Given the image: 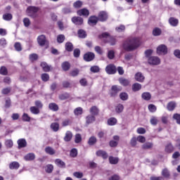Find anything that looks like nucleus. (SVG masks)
<instances>
[{
    "instance_id": "obj_61",
    "label": "nucleus",
    "mask_w": 180,
    "mask_h": 180,
    "mask_svg": "<svg viewBox=\"0 0 180 180\" xmlns=\"http://www.w3.org/2000/svg\"><path fill=\"white\" fill-rule=\"evenodd\" d=\"M136 132L138 134H146V129L143 127H139L137 129Z\"/></svg>"
},
{
    "instance_id": "obj_6",
    "label": "nucleus",
    "mask_w": 180,
    "mask_h": 180,
    "mask_svg": "<svg viewBox=\"0 0 180 180\" xmlns=\"http://www.w3.org/2000/svg\"><path fill=\"white\" fill-rule=\"evenodd\" d=\"M116 71H117L116 67L112 64L108 65L105 68V72H107V74H109L110 75L116 74Z\"/></svg>"
},
{
    "instance_id": "obj_8",
    "label": "nucleus",
    "mask_w": 180,
    "mask_h": 180,
    "mask_svg": "<svg viewBox=\"0 0 180 180\" xmlns=\"http://www.w3.org/2000/svg\"><path fill=\"white\" fill-rule=\"evenodd\" d=\"M95 58V53L92 52H89L87 53H85L84 56V60L85 61H92Z\"/></svg>"
},
{
    "instance_id": "obj_13",
    "label": "nucleus",
    "mask_w": 180,
    "mask_h": 180,
    "mask_svg": "<svg viewBox=\"0 0 180 180\" xmlns=\"http://www.w3.org/2000/svg\"><path fill=\"white\" fill-rule=\"evenodd\" d=\"M115 110L116 113H122L124 110V105L122 103H118L115 105Z\"/></svg>"
},
{
    "instance_id": "obj_33",
    "label": "nucleus",
    "mask_w": 180,
    "mask_h": 180,
    "mask_svg": "<svg viewBox=\"0 0 180 180\" xmlns=\"http://www.w3.org/2000/svg\"><path fill=\"white\" fill-rule=\"evenodd\" d=\"M116 123H117V120H116L115 117H111L108 120V124L109 126H115Z\"/></svg>"
},
{
    "instance_id": "obj_5",
    "label": "nucleus",
    "mask_w": 180,
    "mask_h": 180,
    "mask_svg": "<svg viewBox=\"0 0 180 180\" xmlns=\"http://www.w3.org/2000/svg\"><path fill=\"white\" fill-rule=\"evenodd\" d=\"M37 12H39V8L30 6L27 8V15H28V16H31L32 18H34Z\"/></svg>"
},
{
    "instance_id": "obj_35",
    "label": "nucleus",
    "mask_w": 180,
    "mask_h": 180,
    "mask_svg": "<svg viewBox=\"0 0 180 180\" xmlns=\"http://www.w3.org/2000/svg\"><path fill=\"white\" fill-rule=\"evenodd\" d=\"M55 163L58 167H60V168H64V167H65V163H64V162L60 159H56L55 160Z\"/></svg>"
},
{
    "instance_id": "obj_37",
    "label": "nucleus",
    "mask_w": 180,
    "mask_h": 180,
    "mask_svg": "<svg viewBox=\"0 0 180 180\" xmlns=\"http://www.w3.org/2000/svg\"><path fill=\"white\" fill-rule=\"evenodd\" d=\"M53 169H54V166H53V165H47L45 167V171L48 174H51L53 172Z\"/></svg>"
},
{
    "instance_id": "obj_42",
    "label": "nucleus",
    "mask_w": 180,
    "mask_h": 180,
    "mask_svg": "<svg viewBox=\"0 0 180 180\" xmlns=\"http://www.w3.org/2000/svg\"><path fill=\"white\" fill-rule=\"evenodd\" d=\"M70 67L71 66L70 65V63L68 62H65L62 63V68L64 71H68Z\"/></svg>"
},
{
    "instance_id": "obj_57",
    "label": "nucleus",
    "mask_w": 180,
    "mask_h": 180,
    "mask_svg": "<svg viewBox=\"0 0 180 180\" xmlns=\"http://www.w3.org/2000/svg\"><path fill=\"white\" fill-rule=\"evenodd\" d=\"M0 74L1 75H6L8 74V70H6V68L2 66L0 69Z\"/></svg>"
},
{
    "instance_id": "obj_24",
    "label": "nucleus",
    "mask_w": 180,
    "mask_h": 180,
    "mask_svg": "<svg viewBox=\"0 0 180 180\" xmlns=\"http://www.w3.org/2000/svg\"><path fill=\"white\" fill-rule=\"evenodd\" d=\"M132 91L134 92H137L141 89V84L139 83H134L131 86Z\"/></svg>"
},
{
    "instance_id": "obj_58",
    "label": "nucleus",
    "mask_w": 180,
    "mask_h": 180,
    "mask_svg": "<svg viewBox=\"0 0 180 180\" xmlns=\"http://www.w3.org/2000/svg\"><path fill=\"white\" fill-rule=\"evenodd\" d=\"M125 30L124 25H120L115 28L116 32L122 33Z\"/></svg>"
},
{
    "instance_id": "obj_26",
    "label": "nucleus",
    "mask_w": 180,
    "mask_h": 180,
    "mask_svg": "<svg viewBox=\"0 0 180 180\" xmlns=\"http://www.w3.org/2000/svg\"><path fill=\"white\" fill-rule=\"evenodd\" d=\"M41 67L42 70H44V71L46 72L50 71V70H51V67L49 66V65H47V63L45 62H42L41 63Z\"/></svg>"
},
{
    "instance_id": "obj_48",
    "label": "nucleus",
    "mask_w": 180,
    "mask_h": 180,
    "mask_svg": "<svg viewBox=\"0 0 180 180\" xmlns=\"http://www.w3.org/2000/svg\"><path fill=\"white\" fill-rule=\"evenodd\" d=\"M82 5H84V3H82V1H75L73 4L74 8H81L82 6Z\"/></svg>"
},
{
    "instance_id": "obj_56",
    "label": "nucleus",
    "mask_w": 180,
    "mask_h": 180,
    "mask_svg": "<svg viewBox=\"0 0 180 180\" xmlns=\"http://www.w3.org/2000/svg\"><path fill=\"white\" fill-rule=\"evenodd\" d=\"M148 110L153 113L154 112H155L157 110V107L155 105H154L153 104H150L148 105Z\"/></svg>"
},
{
    "instance_id": "obj_38",
    "label": "nucleus",
    "mask_w": 180,
    "mask_h": 180,
    "mask_svg": "<svg viewBox=\"0 0 180 180\" xmlns=\"http://www.w3.org/2000/svg\"><path fill=\"white\" fill-rule=\"evenodd\" d=\"M161 33H162V31L159 27H155L153 30V36H160Z\"/></svg>"
},
{
    "instance_id": "obj_63",
    "label": "nucleus",
    "mask_w": 180,
    "mask_h": 180,
    "mask_svg": "<svg viewBox=\"0 0 180 180\" xmlns=\"http://www.w3.org/2000/svg\"><path fill=\"white\" fill-rule=\"evenodd\" d=\"M173 118L176 120L178 124H180V114H174Z\"/></svg>"
},
{
    "instance_id": "obj_36",
    "label": "nucleus",
    "mask_w": 180,
    "mask_h": 180,
    "mask_svg": "<svg viewBox=\"0 0 180 180\" xmlns=\"http://www.w3.org/2000/svg\"><path fill=\"white\" fill-rule=\"evenodd\" d=\"M96 137L95 136H91L89 139V141H88V144L89 146H94V144H96Z\"/></svg>"
},
{
    "instance_id": "obj_10",
    "label": "nucleus",
    "mask_w": 180,
    "mask_h": 180,
    "mask_svg": "<svg viewBox=\"0 0 180 180\" xmlns=\"http://www.w3.org/2000/svg\"><path fill=\"white\" fill-rule=\"evenodd\" d=\"M118 81L120 85H122V86H129V85H130V80L129 79L121 77L118 79Z\"/></svg>"
},
{
    "instance_id": "obj_15",
    "label": "nucleus",
    "mask_w": 180,
    "mask_h": 180,
    "mask_svg": "<svg viewBox=\"0 0 180 180\" xmlns=\"http://www.w3.org/2000/svg\"><path fill=\"white\" fill-rule=\"evenodd\" d=\"M18 148H23L27 146V142H26V139H20L18 141Z\"/></svg>"
},
{
    "instance_id": "obj_14",
    "label": "nucleus",
    "mask_w": 180,
    "mask_h": 180,
    "mask_svg": "<svg viewBox=\"0 0 180 180\" xmlns=\"http://www.w3.org/2000/svg\"><path fill=\"white\" fill-rule=\"evenodd\" d=\"M37 41L39 46H44L46 44V36L40 35L37 37Z\"/></svg>"
},
{
    "instance_id": "obj_21",
    "label": "nucleus",
    "mask_w": 180,
    "mask_h": 180,
    "mask_svg": "<svg viewBox=\"0 0 180 180\" xmlns=\"http://www.w3.org/2000/svg\"><path fill=\"white\" fill-rule=\"evenodd\" d=\"M4 146L6 148H12L13 147V141L12 139H6Z\"/></svg>"
},
{
    "instance_id": "obj_4",
    "label": "nucleus",
    "mask_w": 180,
    "mask_h": 180,
    "mask_svg": "<svg viewBox=\"0 0 180 180\" xmlns=\"http://www.w3.org/2000/svg\"><path fill=\"white\" fill-rule=\"evenodd\" d=\"M148 63L150 65H160L161 64V59L157 56H151L148 58Z\"/></svg>"
},
{
    "instance_id": "obj_3",
    "label": "nucleus",
    "mask_w": 180,
    "mask_h": 180,
    "mask_svg": "<svg viewBox=\"0 0 180 180\" xmlns=\"http://www.w3.org/2000/svg\"><path fill=\"white\" fill-rule=\"evenodd\" d=\"M157 53L159 56H165L168 53V48L164 44L159 45L157 48Z\"/></svg>"
},
{
    "instance_id": "obj_7",
    "label": "nucleus",
    "mask_w": 180,
    "mask_h": 180,
    "mask_svg": "<svg viewBox=\"0 0 180 180\" xmlns=\"http://www.w3.org/2000/svg\"><path fill=\"white\" fill-rule=\"evenodd\" d=\"M134 78L137 82H144V79H146L144 75L140 72H138L135 74Z\"/></svg>"
},
{
    "instance_id": "obj_31",
    "label": "nucleus",
    "mask_w": 180,
    "mask_h": 180,
    "mask_svg": "<svg viewBox=\"0 0 180 180\" xmlns=\"http://www.w3.org/2000/svg\"><path fill=\"white\" fill-rule=\"evenodd\" d=\"M49 108L53 112H57L58 110V105L54 103H51L49 105Z\"/></svg>"
},
{
    "instance_id": "obj_19",
    "label": "nucleus",
    "mask_w": 180,
    "mask_h": 180,
    "mask_svg": "<svg viewBox=\"0 0 180 180\" xmlns=\"http://www.w3.org/2000/svg\"><path fill=\"white\" fill-rule=\"evenodd\" d=\"M72 139V132H71V131H67L65 134L64 141H71Z\"/></svg>"
},
{
    "instance_id": "obj_28",
    "label": "nucleus",
    "mask_w": 180,
    "mask_h": 180,
    "mask_svg": "<svg viewBox=\"0 0 180 180\" xmlns=\"http://www.w3.org/2000/svg\"><path fill=\"white\" fill-rule=\"evenodd\" d=\"M94 121H95L94 115H89L86 117V124H91V123H94Z\"/></svg>"
},
{
    "instance_id": "obj_45",
    "label": "nucleus",
    "mask_w": 180,
    "mask_h": 180,
    "mask_svg": "<svg viewBox=\"0 0 180 180\" xmlns=\"http://www.w3.org/2000/svg\"><path fill=\"white\" fill-rule=\"evenodd\" d=\"M30 112L33 113V115H39L40 113V110L34 106L30 108Z\"/></svg>"
},
{
    "instance_id": "obj_43",
    "label": "nucleus",
    "mask_w": 180,
    "mask_h": 180,
    "mask_svg": "<svg viewBox=\"0 0 180 180\" xmlns=\"http://www.w3.org/2000/svg\"><path fill=\"white\" fill-rule=\"evenodd\" d=\"M162 175L164 178H169V171L168 169H163L162 171Z\"/></svg>"
},
{
    "instance_id": "obj_62",
    "label": "nucleus",
    "mask_w": 180,
    "mask_h": 180,
    "mask_svg": "<svg viewBox=\"0 0 180 180\" xmlns=\"http://www.w3.org/2000/svg\"><path fill=\"white\" fill-rule=\"evenodd\" d=\"M150 123L151 124L155 125L157 123H158V119L155 117H152L150 119Z\"/></svg>"
},
{
    "instance_id": "obj_34",
    "label": "nucleus",
    "mask_w": 180,
    "mask_h": 180,
    "mask_svg": "<svg viewBox=\"0 0 180 180\" xmlns=\"http://www.w3.org/2000/svg\"><path fill=\"white\" fill-rule=\"evenodd\" d=\"M153 143L151 142H147L145 143L143 145H142V148L143 150H149V148H153Z\"/></svg>"
},
{
    "instance_id": "obj_40",
    "label": "nucleus",
    "mask_w": 180,
    "mask_h": 180,
    "mask_svg": "<svg viewBox=\"0 0 180 180\" xmlns=\"http://www.w3.org/2000/svg\"><path fill=\"white\" fill-rule=\"evenodd\" d=\"M142 99L144 101H150L151 99V94L148 92H145L142 94Z\"/></svg>"
},
{
    "instance_id": "obj_17",
    "label": "nucleus",
    "mask_w": 180,
    "mask_h": 180,
    "mask_svg": "<svg viewBox=\"0 0 180 180\" xmlns=\"http://www.w3.org/2000/svg\"><path fill=\"white\" fill-rule=\"evenodd\" d=\"M98 19L101 22H105L108 19V13L105 11H101L98 15Z\"/></svg>"
},
{
    "instance_id": "obj_20",
    "label": "nucleus",
    "mask_w": 180,
    "mask_h": 180,
    "mask_svg": "<svg viewBox=\"0 0 180 180\" xmlns=\"http://www.w3.org/2000/svg\"><path fill=\"white\" fill-rule=\"evenodd\" d=\"M175 108H176V103H175L174 101L168 103V104L167 105V110H169V111L174 110V109H175Z\"/></svg>"
},
{
    "instance_id": "obj_41",
    "label": "nucleus",
    "mask_w": 180,
    "mask_h": 180,
    "mask_svg": "<svg viewBox=\"0 0 180 180\" xmlns=\"http://www.w3.org/2000/svg\"><path fill=\"white\" fill-rule=\"evenodd\" d=\"M10 169H18L19 168V163L17 162H13L9 165Z\"/></svg>"
},
{
    "instance_id": "obj_9",
    "label": "nucleus",
    "mask_w": 180,
    "mask_h": 180,
    "mask_svg": "<svg viewBox=\"0 0 180 180\" xmlns=\"http://www.w3.org/2000/svg\"><path fill=\"white\" fill-rule=\"evenodd\" d=\"M122 91V86L114 85L111 87V96H115L117 92H120Z\"/></svg>"
},
{
    "instance_id": "obj_49",
    "label": "nucleus",
    "mask_w": 180,
    "mask_h": 180,
    "mask_svg": "<svg viewBox=\"0 0 180 180\" xmlns=\"http://www.w3.org/2000/svg\"><path fill=\"white\" fill-rule=\"evenodd\" d=\"M78 155V150L77 148H73L70 150V157H72L73 158L77 157Z\"/></svg>"
},
{
    "instance_id": "obj_2",
    "label": "nucleus",
    "mask_w": 180,
    "mask_h": 180,
    "mask_svg": "<svg viewBox=\"0 0 180 180\" xmlns=\"http://www.w3.org/2000/svg\"><path fill=\"white\" fill-rule=\"evenodd\" d=\"M98 37L101 40H103V41L110 42V44H111V46H115V44H116V39L114 37H111L107 32L101 34V35H99Z\"/></svg>"
},
{
    "instance_id": "obj_54",
    "label": "nucleus",
    "mask_w": 180,
    "mask_h": 180,
    "mask_svg": "<svg viewBox=\"0 0 180 180\" xmlns=\"http://www.w3.org/2000/svg\"><path fill=\"white\" fill-rule=\"evenodd\" d=\"M23 23L25 27H29L30 26V20L27 18H25L23 19Z\"/></svg>"
},
{
    "instance_id": "obj_1",
    "label": "nucleus",
    "mask_w": 180,
    "mask_h": 180,
    "mask_svg": "<svg viewBox=\"0 0 180 180\" xmlns=\"http://www.w3.org/2000/svg\"><path fill=\"white\" fill-rule=\"evenodd\" d=\"M140 44H141L140 38L135 37L125 41L122 45V47L124 50H126L127 51H131V50H136V49H137Z\"/></svg>"
},
{
    "instance_id": "obj_60",
    "label": "nucleus",
    "mask_w": 180,
    "mask_h": 180,
    "mask_svg": "<svg viewBox=\"0 0 180 180\" xmlns=\"http://www.w3.org/2000/svg\"><path fill=\"white\" fill-rule=\"evenodd\" d=\"M70 123H71V121L70 120V119H66V120H64L63 122H62V126L63 127H65L67 126H69Z\"/></svg>"
},
{
    "instance_id": "obj_44",
    "label": "nucleus",
    "mask_w": 180,
    "mask_h": 180,
    "mask_svg": "<svg viewBox=\"0 0 180 180\" xmlns=\"http://www.w3.org/2000/svg\"><path fill=\"white\" fill-rule=\"evenodd\" d=\"M12 14L11 13H5L3 15V19L4 20H7V21H9V20H12Z\"/></svg>"
},
{
    "instance_id": "obj_59",
    "label": "nucleus",
    "mask_w": 180,
    "mask_h": 180,
    "mask_svg": "<svg viewBox=\"0 0 180 180\" xmlns=\"http://www.w3.org/2000/svg\"><path fill=\"white\" fill-rule=\"evenodd\" d=\"M30 117L29 116V115L26 114V113H24L22 115V120L24 122H30Z\"/></svg>"
},
{
    "instance_id": "obj_39",
    "label": "nucleus",
    "mask_w": 180,
    "mask_h": 180,
    "mask_svg": "<svg viewBox=\"0 0 180 180\" xmlns=\"http://www.w3.org/2000/svg\"><path fill=\"white\" fill-rule=\"evenodd\" d=\"M169 23L172 26H176L178 25V19L175 18H170L169 20Z\"/></svg>"
},
{
    "instance_id": "obj_55",
    "label": "nucleus",
    "mask_w": 180,
    "mask_h": 180,
    "mask_svg": "<svg viewBox=\"0 0 180 180\" xmlns=\"http://www.w3.org/2000/svg\"><path fill=\"white\" fill-rule=\"evenodd\" d=\"M50 79V76L47 73H44L41 75V79L42 81H44L45 82L49 81Z\"/></svg>"
},
{
    "instance_id": "obj_47",
    "label": "nucleus",
    "mask_w": 180,
    "mask_h": 180,
    "mask_svg": "<svg viewBox=\"0 0 180 180\" xmlns=\"http://www.w3.org/2000/svg\"><path fill=\"white\" fill-rule=\"evenodd\" d=\"M65 49L67 51H72L74 47L72 46V44L71 42H68L65 44Z\"/></svg>"
},
{
    "instance_id": "obj_50",
    "label": "nucleus",
    "mask_w": 180,
    "mask_h": 180,
    "mask_svg": "<svg viewBox=\"0 0 180 180\" xmlns=\"http://www.w3.org/2000/svg\"><path fill=\"white\" fill-rule=\"evenodd\" d=\"M136 140L137 141H139V143H146V137L141 135L138 136L136 137Z\"/></svg>"
},
{
    "instance_id": "obj_22",
    "label": "nucleus",
    "mask_w": 180,
    "mask_h": 180,
    "mask_svg": "<svg viewBox=\"0 0 180 180\" xmlns=\"http://www.w3.org/2000/svg\"><path fill=\"white\" fill-rule=\"evenodd\" d=\"M45 153L49 155H54V154H56V150L50 146H48L45 148Z\"/></svg>"
},
{
    "instance_id": "obj_52",
    "label": "nucleus",
    "mask_w": 180,
    "mask_h": 180,
    "mask_svg": "<svg viewBox=\"0 0 180 180\" xmlns=\"http://www.w3.org/2000/svg\"><path fill=\"white\" fill-rule=\"evenodd\" d=\"M82 141V136H81V134H77L75 135V142L78 143H81Z\"/></svg>"
},
{
    "instance_id": "obj_64",
    "label": "nucleus",
    "mask_w": 180,
    "mask_h": 180,
    "mask_svg": "<svg viewBox=\"0 0 180 180\" xmlns=\"http://www.w3.org/2000/svg\"><path fill=\"white\" fill-rule=\"evenodd\" d=\"M108 180H120V176H119V175L114 174L109 177Z\"/></svg>"
},
{
    "instance_id": "obj_32",
    "label": "nucleus",
    "mask_w": 180,
    "mask_h": 180,
    "mask_svg": "<svg viewBox=\"0 0 180 180\" xmlns=\"http://www.w3.org/2000/svg\"><path fill=\"white\" fill-rule=\"evenodd\" d=\"M110 164L116 165L119 162V158L110 156L109 158Z\"/></svg>"
},
{
    "instance_id": "obj_11",
    "label": "nucleus",
    "mask_w": 180,
    "mask_h": 180,
    "mask_svg": "<svg viewBox=\"0 0 180 180\" xmlns=\"http://www.w3.org/2000/svg\"><path fill=\"white\" fill-rule=\"evenodd\" d=\"M77 15H79V16L88 17V16H89V11L86 8L80 9V10L77 11Z\"/></svg>"
},
{
    "instance_id": "obj_12",
    "label": "nucleus",
    "mask_w": 180,
    "mask_h": 180,
    "mask_svg": "<svg viewBox=\"0 0 180 180\" xmlns=\"http://www.w3.org/2000/svg\"><path fill=\"white\" fill-rule=\"evenodd\" d=\"M72 22L75 25H80L84 23V20L81 17H73L72 18Z\"/></svg>"
},
{
    "instance_id": "obj_18",
    "label": "nucleus",
    "mask_w": 180,
    "mask_h": 180,
    "mask_svg": "<svg viewBox=\"0 0 180 180\" xmlns=\"http://www.w3.org/2000/svg\"><path fill=\"white\" fill-rule=\"evenodd\" d=\"M36 158V155L34 153H28L25 156H24V160L25 161H33Z\"/></svg>"
},
{
    "instance_id": "obj_25",
    "label": "nucleus",
    "mask_w": 180,
    "mask_h": 180,
    "mask_svg": "<svg viewBox=\"0 0 180 180\" xmlns=\"http://www.w3.org/2000/svg\"><path fill=\"white\" fill-rule=\"evenodd\" d=\"M83 112H84V110L82 109V108L78 107L74 110V115L75 116H81V115H82Z\"/></svg>"
},
{
    "instance_id": "obj_23",
    "label": "nucleus",
    "mask_w": 180,
    "mask_h": 180,
    "mask_svg": "<svg viewBox=\"0 0 180 180\" xmlns=\"http://www.w3.org/2000/svg\"><path fill=\"white\" fill-rule=\"evenodd\" d=\"M98 22V18L95 16H91L89 18V25L91 26H94V25H96Z\"/></svg>"
},
{
    "instance_id": "obj_16",
    "label": "nucleus",
    "mask_w": 180,
    "mask_h": 180,
    "mask_svg": "<svg viewBox=\"0 0 180 180\" xmlns=\"http://www.w3.org/2000/svg\"><path fill=\"white\" fill-rule=\"evenodd\" d=\"M119 98L121 99V101H129V94H127L126 91H122L120 94Z\"/></svg>"
},
{
    "instance_id": "obj_27",
    "label": "nucleus",
    "mask_w": 180,
    "mask_h": 180,
    "mask_svg": "<svg viewBox=\"0 0 180 180\" xmlns=\"http://www.w3.org/2000/svg\"><path fill=\"white\" fill-rule=\"evenodd\" d=\"M96 155H98V157H102V158L104 159L108 158V153L103 150H98L96 152Z\"/></svg>"
},
{
    "instance_id": "obj_30",
    "label": "nucleus",
    "mask_w": 180,
    "mask_h": 180,
    "mask_svg": "<svg viewBox=\"0 0 180 180\" xmlns=\"http://www.w3.org/2000/svg\"><path fill=\"white\" fill-rule=\"evenodd\" d=\"M90 113L93 116H96V115H98V113H99V110L98 109V108H96V106H93L90 109Z\"/></svg>"
},
{
    "instance_id": "obj_53",
    "label": "nucleus",
    "mask_w": 180,
    "mask_h": 180,
    "mask_svg": "<svg viewBox=\"0 0 180 180\" xmlns=\"http://www.w3.org/2000/svg\"><path fill=\"white\" fill-rule=\"evenodd\" d=\"M65 40V37L63 34H60L57 37L58 43H63Z\"/></svg>"
},
{
    "instance_id": "obj_29",
    "label": "nucleus",
    "mask_w": 180,
    "mask_h": 180,
    "mask_svg": "<svg viewBox=\"0 0 180 180\" xmlns=\"http://www.w3.org/2000/svg\"><path fill=\"white\" fill-rule=\"evenodd\" d=\"M51 129L53 131H58V130L60 129V124L57 122H53L51 124Z\"/></svg>"
},
{
    "instance_id": "obj_51",
    "label": "nucleus",
    "mask_w": 180,
    "mask_h": 180,
    "mask_svg": "<svg viewBox=\"0 0 180 180\" xmlns=\"http://www.w3.org/2000/svg\"><path fill=\"white\" fill-rule=\"evenodd\" d=\"M166 153H172L174 151V147L172 144H168L165 148Z\"/></svg>"
},
{
    "instance_id": "obj_46",
    "label": "nucleus",
    "mask_w": 180,
    "mask_h": 180,
    "mask_svg": "<svg viewBox=\"0 0 180 180\" xmlns=\"http://www.w3.org/2000/svg\"><path fill=\"white\" fill-rule=\"evenodd\" d=\"M78 36L80 39H85L86 37V32H85L83 30H80L78 31Z\"/></svg>"
}]
</instances>
